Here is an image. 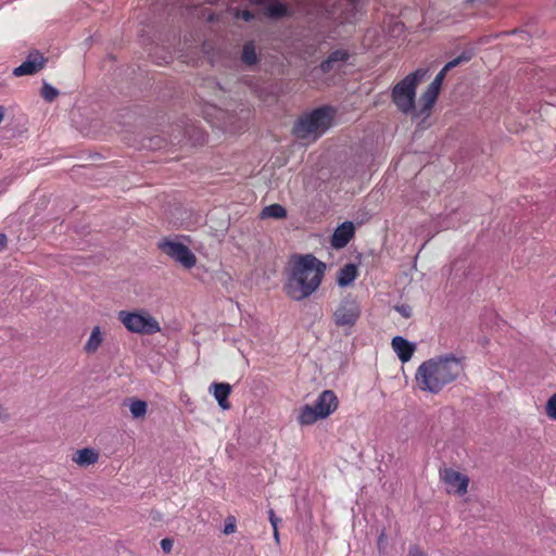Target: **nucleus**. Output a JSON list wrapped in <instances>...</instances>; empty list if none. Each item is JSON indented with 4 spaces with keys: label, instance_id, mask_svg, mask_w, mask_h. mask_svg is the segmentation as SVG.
<instances>
[{
    "label": "nucleus",
    "instance_id": "nucleus-12",
    "mask_svg": "<svg viewBox=\"0 0 556 556\" xmlns=\"http://www.w3.org/2000/svg\"><path fill=\"white\" fill-rule=\"evenodd\" d=\"M349 59L350 53L346 50L337 49L320 63L319 70L323 74H328L331 71L340 70Z\"/></svg>",
    "mask_w": 556,
    "mask_h": 556
},
{
    "label": "nucleus",
    "instance_id": "nucleus-36",
    "mask_svg": "<svg viewBox=\"0 0 556 556\" xmlns=\"http://www.w3.org/2000/svg\"><path fill=\"white\" fill-rule=\"evenodd\" d=\"M447 72L448 71L445 70V67L443 66V68L437 74V76L434 78H439V80L443 83Z\"/></svg>",
    "mask_w": 556,
    "mask_h": 556
},
{
    "label": "nucleus",
    "instance_id": "nucleus-30",
    "mask_svg": "<svg viewBox=\"0 0 556 556\" xmlns=\"http://www.w3.org/2000/svg\"><path fill=\"white\" fill-rule=\"evenodd\" d=\"M235 16L242 18L244 22H251L255 18V14L249 10L237 11Z\"/></svg>",
    "mask_w": 556,
    "mask_h": 556
},
{
    "label": "nucleus",
    "instance_id": "nucleus-16",
    "mask_svg": "<svg viewBox=\"0 0 556 556\" xmlns=\"http://www.w3.org/2000/svg\"><path fill=\"white\" fill-rule=\"evenodd\" d=\"M210 389H213L214 397L223 409L230 408L228 396L231 392V386L229 383L214 382Z\"/></svg>",
    "mask_w": 556,
    "mask_h": 556
},
{
    "label": "nucleus",
    "instance_id": "nucleus-42",
    "mask_svg": "<svg viewBox=\"0 0 556 556\" xmlns=\"http://www.w3.org/2000/svg\"><path fill=\"white\" fill-rule=\"evenodd\" d=\"M352 4H355L358 0H349Z\"/></svg>",
    "mask_w": 556,
    "mask_h": 556
},
{
    "label": "nucleus",
    "instance_id": "nucleus-39",
    "mask_svg": "<svg viewBox=\"0 0 556 556\" xmlns=\"http://www.w3.org/2000/svg\"><path fill=\"white\" fill-rule=\"evenodd\" d=\"M479 3V4H486L488 0H466V3Z\"/></svg>",
    "mask_w": 556,
    "mask_h": 556
},
{
    "label": "nucleus",
    "instance_id": "nucleus-2",
    "mask_svg": "<svg viewBox=\"0 0 556 556\" xmlns=\"http://www.w3.org/2000/svg\"><path fill=\"white\" fill-rule=\"evenodd\" d=\"M464 371L462 358L453 354L424 362L416 371V381L422 391L439 393Z\"/></svg>",
    "mask_w": 556,
    "mask_h": 556
},
{
    "label": "nucleus",
    "instance_id": "nucleus-34",
    "mask_svg": "<svg viewBox=\"0 0 556 556\" xmlns=\"http://www.w3.org/2000/svg\"><path fill=\"white\" fill-rule=\"evenodd\" d=\"M386 543H387V535H386L384 531H382L380 533V535L378 536V541H377L378 549L380 552L383 549V546Z\"/></svg>",
    "mask_w": 556,
    "mask_h": 556
},
{
    "label": "nucleus",
    "instance_id": "nucleus-18",
    "mask_svg": "<svg viewBox=\"0 0 556 556\" xmlns=\"http://www.w3.org/2000/svg\"><path fill=\"white\" fill-rule=\"evenodd\" d=\"M357 275L358 268L355 264H345L338 271L337 282L340 287H348L356 279Z\"/></svg>",
    "mask_w": 556,
    "mask_h": 556
},
{
    "label": "nucleus",
    "instance_id": "nucleus-3",
    "mask_svg": "<svg viewBox=\"0 0 556 556\" xmlns=\"http://www.w3.org/2000/svg\"><path fill=\"white\" fill-rule=\"evenodd\" d=\"M336 112L331 105H323L313 110L294 124V135L300 139H307L312 135L314 138H318L331 127Z\"/></svg>",
    "mask_w": 556,
    "mask_h": 556
},
{
    "label": "nucleus",
    "instance_id": "nucleus-8",
    "mask_svg": "<svg viewBox=\"0 0 556 556\" xmlns=\"http://www.w3.org/2000/svg\"><path fill=\"white\" fill-rule=\"evenodd\" d=\"M440 477L447 485L448 492H454L458 495L467 493L469 483L467 476L454 470L453 468H444L440 471Z\"/></svg>",
    "mask_w": 556,
    "mask_h": 556
},
{
    "label": "nucleus",
    "instance_id": "nucleus-14",
    "mask_svg": "<svg viewBox=\"0 0 556 556\" xmlns=\"http://www.w3.org/2000/svg\"><path fill=\"white\" fill-rule=\"evenodd\" d=\"M354 225L352 222H344L340 226L337 227L332 237H331V245L334 249L344 248L350 240L354 236Z\"/></svg>",
    "mask_w": 556,
    "mask_h": 556
},
{
    "label": "nucleus",
    "instance_id": "nucleus-21",
    "mask_svg": "<svg viewBox=\"0 0 556 556\" xmlns=\"http://www.w3.org/2000/svg\"><path fill=\"white\" fill-rule=\"evenodd\" d=\"M103 341L102 332L99 326L92 328L90 337L86 342L84 350L87 353H94Z\"/></svg>",
    "mask_w": 556,
    "mask_h": 556
},
{
    "label": "nucleus",
    "instance_id": "nucleus-15",
    "mask_svg": "<svg viewBox=\"0 0 556 556\" xmlns=\"http://www.w3.org/2000/svg\"><path fill=\"white\" fill-rule=\"evenodd\" d=\"M392 348L394 350V352L396 353L397 357L400 358V361L402 363H406L408 362L415 350H416V346L414 343L409 342L408 340H406L405 338L401 337V336H396L392 339Z\"/></svg>",
    "mask_w": 556,
    "mask_h": 556
},
{
    "label": "nucleus",
    "instance_id": "nucleus-19",
    "mask_svg": "<svg viewBox=\"0 0 556 556\" xmlns=\"http://www.w3.org/2000/svg\"><path fill=\"white\" fill-rule=\"evenodd\" d=\"M99 459V454L93 448L85 447L78 450L73 457V460L79 466L87 467L97 463Z\"/></svg>",
    "mask_w": 556,
    "mask_h": 556
},
{
    "label": "nucleus",
    "instance_id": "nucleus-27",
    "mask_svg": "<svg viewBox=\"0 0 556 556\" xmlns=\"http://www.w3.org/2000/svg\"><path fill=\"white\" fill-rule=\"evenodd\" d=\"M59 96V90L48 83H43L41 88V97L47 102H53Z\"/></svg>",
    "mask_w": 556,
    "mask_h": 556
},
{
    "label": "nucleus",
    "instance_id": "nucleus-35",
    "mask_svg": "<svg viewBox=\"0 0 556 556\" xmlns=\"http://www.w3.org/2000/svg\"><path fill=\"white\" fill-rule=\"evenodd\" d=\"M8 247V237L5 233L0 232V252L4 251Z\"/></svg>",
    "mask_w": 556,
    "mask_h": 556
},
{
    "label": "nucleus",
    "instance_id": "nucleus-10",
    "mask_svg": "<svg viewBox=\"0 0 556 556\" xmlns=\"http://www.w3.org/2000/svg\"><path fill=\"white\" fill-rule=\"evenodd\" d=\"M251 5L264 8V14L274 20H280L289 15L287 4L279 0H249Z\"/></svg>",
    "mask_w": 556,
    "mask_h": 556
},
{
    "label": "nucleus",
    "instance_id": "nucleus-40",
    "mask_svg": "<svg viewBox=\"0 0 556 556\" xmlns=\"http://www.w3.org/2000/svg\"><path fill=\"white\" fill-rule=\"evenodd\" d=\"M5 115V108L0 105V123L3 121Z\"/></svg>",
    "mask_w": 556,
    "mask_h": 556
},
{
    "label": "nucleus",
    "instance_id": "nucleus-25",
    "mask_svg": "<svg viewBox=\"0 0 556 556\" xmlns=\"http://www.w3.org/2000/svg\"><path fill=\"white\" fill-rule=\"evenodd\" d=\"M472 56H473L472 50H465L457 58L447 62L444 65V67H445V70L451 71L452 68L458 66L459 64L470 61L472 59Z\"/></svg>",
    "mask_w": 556,
    "mask_h": 556
},
{
    "label": "nucleus",
    "instance_id": "nucleus-5",
    "mask_svg": "<svg viewBox=\"0 0 556 556\" xmlns=\"http://www.w3.org/2000/svg\"><path fill=\"white\" fill-rule=\"evenodd\" d=\"M118 320L134 333L151 336L161 331L160 323L147 311H121Z\"/></svg>",
    "mask_w": 556,
    "mask_h": 556
},
{
    "label": "nucleus",
    "instance_id": "nucleus-20",
    "mask_svg": "<svg viewBox=\"0 0 556 556\" xmlns=\"http://www.w3.org/2000/svg\"><path fill=\"white\" fill-rule=\"evenodd\" d=\"M323 418L324 417L312 405L306 404L300 409L298 421L302 426H308Z\"/></svg>",
    "mask_w": 556,
    "mask_h": 556
},
{
    "label": "nucleus",
    "instance_id": "nucleus-38",
    "mask_svg": "<svg viewBox=\"0 0 556 556\" xmlns=\"http://www.w3.org/2000/svg\"><path fill=\"white\" fill-rule=\"evenodd\" d=\"M447 72L448 71L445 70V67L443 66V68L437 74V76L434 78H439V80L443 83Z\"/></svg>",
    "mask_w": 556,
    "mask_h": 556
},
{
    "label": "nucleus",
    "instance_id": "nucleus-11",
    "mask_svg": "<svg viewBox=\"0 0 556 556\" xmlns=\"http://www.w3.org/2000/svg\"><path fill=\"white\" fill-rule=\"evenodd\" d=\"M324 418L328 417L338 407V397L331 390L323 391L312 405Z\"/></svg>",
    "mask_w": 556,
    "mask_h": 556
},
{
    "label": "nucleus",
    "instance_id": "nucleus-24",
    "mask_svg": "<svg viewBox=\"0 0 556 556\" xmlns=\"http://www.w3.org/2000/svg\"><path fill=\"white\" fill-rule=\"evenodd\" d=\"M472 56H473L472 50H465L457 58L447 62L444 65V67H445V70L451 71L452 68L458 66L459 64L470 61L472 59Z\"/></svg>",
    "mask_w": 556,
    "mask_h": 556
},
{
    "label": "nucleus",
    "instance_id": "nucleus-31",
    "mask_svg": "<svg viewBox=\"0 0 556 556\" xmlns=\"http://www.w3.org/2000/svg\"><path fill=\"white\" fill-rule=\"evenodd\" d=\"M395 309L405 318H409L412 316V307L407 304H402L395 306Z\"/></svg>",
    "mask_w": 556,
    "mask_h": 556
},
{
    "label": "nucleus",
    "instance_id": "nucleus-9",
    "mask_svg": "<svg viewBox=\"0 0 556 556\" xmlns=\"http://www.w3.org/2000/svg\"><path fill=\"white\" fill-rule=\"evenodd\" d=\"M46 62L47 59L39 51H34L21 65L13 70V75L16 77L34 75L45 67Z\"/></svg>",
    "mask_w": 556,
    "mask_h": 556
},
{
    "label": "nucleus",
    "instance_id": "nucleus-4",
    "mask_svg": "<svg viewBox=\"0 0 556 556\" xmlns=\"http://www.w3.org/2000/svg\"><path fill=\"white\" fill-rule=\"evenodd\" d=\"M427 71L418 68L405 76L392 89L391 98L399 111L410 114L415 111L416 88L424 79Z\"/></svg>",
    "mask_w": 556,
    "mask_h": 556
},
{
    "label": "nucleus",
    "instance_id": "nucleus-32",
    "mask_svg": "<svg viewBox=\"0 0 556 556\" xmlns=\"http://www.w3.org/2000/svg\"><path fill=\"white\" fill-rule=\"evenodd\" d=\"M160 544L164 553H170L174 545V541L172 539L165 538L161 541Z\"/></svg>",
    "mask_w": 556,
    "mask_h": 556
},
{
    "label": "nucleus",
    "instance_id": "nucleus-28",
    "mask_svg": "<svg viewBox=\"0 0 556 556\" xmlns=\"http://www.w3.org/2000/svg\"><path fill=\"white\" fill-rule=\"evenodd\" d=\"M546 414L551 419L556 420V393L546 403Z\"/></svg>",
    "mask_w": 556,
    "mask_h": 556
},
{
    "label": "nucleus",
    "instance_id": "nucleus-7",
    "mask_svg": "<svg viewBox=\"0 0 556 556\" xmlns=\"http://www.w3.org/2000/svg\"><path fill=\"white\" fill-rule=\"evenodd\" d=\"M361 315V308L354 300H343L333 313L334 324L340 327L353 326Z\"/></svg>",
    "mask_w": 556,
    "mask_h": 556
},
{
    "label": "nucleus",
    "instance_id": "nucleus-37",
    "mask_svg": "<svg viewBox=\"0 0 556 556\" xmlns=\"http://www.w3.org/2000/svg\"><path fill=\"white\" fill-rule=\"evenodd\" d=\"M447 72L448 71L445 70V67L443 66V68L437 74V76L434 78H439V80L443 83Z\"/></svg>",
    "mask_w": 556,
    "mask_h": 556
},
{
    "label": "nucleus",
    "instance_id": "nucleus-17",
    "mask_svg": "<svg viewBox=\"0 0 556 556\" xmlns=\"http://www.w3.org/2000/svg\"><path fill=\"white\" fill-rule=\"evenodd\" d=\"M241 62L247 67H253L258 64L260 56L256 51L255 42L253 40H249L243 45L241 51Z\"/></svg>",
    "mask_w": 556,
    "mask_h": 556
},
{
    "label": "nucleus",
    "instance_id": "nucleus-1",
    "mask_svg": "<svg viewBox=\"0 0 556 556\" xmlns=\"http://www.w3.org/2000/svg\"><path fill=\"white\" fill-rule=\"evenodd\" d=\"M326 264L313 254L294 255L283 285L285 293L293 301L309 298L321 285Z\"/></svg>",
    "mask_w": 556,
    "mask_h": 556
},
{
    "label": "nucleus",
    "instance_id": "nucleus-13",
    "mask_svg": "<svg viewBox=\"0 0 556 556\" xmlns=\"http://www.w3.org/2000/svg\"><path fill=\"white\" fill-rule=\"evenodd\" d=\"M442 84L443 83L440 81L439 78H434L432 83L428 86L426 91L420 96V102L422 108L420 112L416 114L417 116H420L432 109L439 97Z\"/></svg>",
    "mask_w": 556,
    "mask_h": 556
},
{
    "label": "nucleus",
    "instance_id": "nucleus-41",
    "mask_svg": "<svg viewBox=\"0 0 556 556\" xmlns=\"http://www.w3.org/2000/svg\"><path fill=\"white\" fill-rule=\"evenodd\" d=\"M274 535H275V539L278 541V538H279V536H278V530H277V529H276V530H274Z\"/></svg>",
    "mask_w": 556,
    "mask_h": 556
},
{
    "label": "nucleus",
    "instance_id": "nucleus-29",
    "mask_svg": "<svg viewBox=\"0 0 556 556\" xmlns=\"http://www.w3.org/2000/svg\"><path fill=\"white\" fill-rule=\"evenodd\" d=\"M236 531V519L235 517L232 516H229L226 521H225V527H224V534L228 535V534H231Z\"/></svg>",
    "mask_w": 556,
    "mask_h": 556
},
{
    "label": "nucleus",
    "instance_id": "nucleus-23",
    "mask_svg": "<svg viewBox=\"0 0 556 556\" xmlns=\"http://www.w3.org/2000/svg\"><path fill=\"white\" fill-rule=\"evenodd\" d=\"M129 409H130L132 418L142 419L147 415L148 404L146 401H142V400L130 399L129 400Z\"/></svg>",
    "mask_w": 556,
    "mask_h": 556
},
{
    "label": "nucleus",
    "instance_id": "nucleus-6",
    "mask_svg": "<svg viewBox=\"0 0 556 556\" xmlns=\"http://www.w3.org/2000/svg\"><path fill=\"white\" fill-rule=\"evenodd\" d=\"M159 248L170 258L180 263L186 268H192L197 263L195 255L184 243L164 240L160 242Z\"/></svg>",
    "mask_w": 556,
    "mask_h": 556
},
{
    "label": "nucleus",
    "instance_id": "nucleus-33",
    "mask_svg": "<svg viewBox=\"0 0 556 556\" xmlns=\"http://www.w3.org/2000/svg\"><path fill=\"white\" fill-rule=\"evenodd\" d=\"M269 514V521H270V525L271 527L274 528V530H276L278 528V522H280V518L276 517L275 513L273 509H270L268 511Z\"/></svg>",
    "mask_w": 556,
    "mask_h": 556
},
{
    "label": "nucleus",
    "instance_id": "nucleus-22",
    "mask_svg": "<svg viewBox=\"0 0 556 556\" xmlns=\"http://www.w3.org/2000/svg\"><path fill=\"white\" fill-rule=\"evenodd\" d=\"M287 215H288L287 210L278 203L265 206L261 212L262 218L269 217V218H275V219H282V218H286Z\"/></svg>",
    "mask_w": 556,
    "mask_h": 556
},
{
    "label": "nucleus",
    "instance_id": "nucleus-26",
    "mask_svg": "<svg viewBox=\"0 0 556 556\" xmlns=\"http://www.w3.org/2000/svg\"><path fill=\"white\" fill-rule=\"evenodd\" d=\"M472 56H473L472 50H465L457 58L447 62L444 65V67H445V70L451 71L452 68L458 66L459 64L470 61L472 59Z\"/></svg>",
    "mask_w": 556,
    "mask_h": 556
}]
</instances>
